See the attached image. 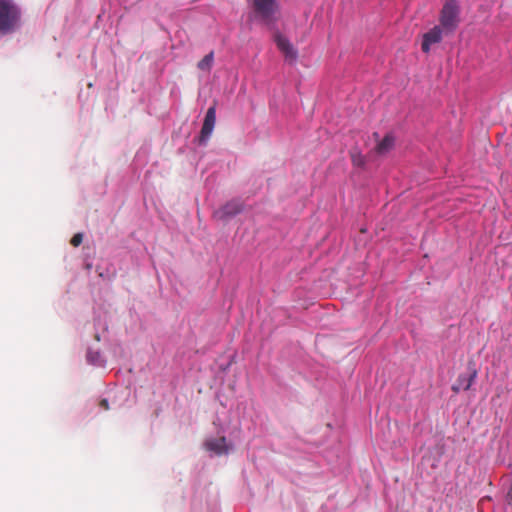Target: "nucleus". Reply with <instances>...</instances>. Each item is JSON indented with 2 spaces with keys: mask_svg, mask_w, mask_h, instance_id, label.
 Returning <instances> with one entry per match:
<instances>
[{
  "mask_svg": "<svg viewBox=\"0 0 512 512\" xmlns=\"http://www.w3.org/2000/svg\"><path fill=\"white\" fill-rule=\"evenodd\" d=\"M459 5L457 0H446L440 12V27L445 33H453L459 24Z\"/></svg>",
  "mask_w": 512,
  "mask_h": 512,
  "instance_id": "1",
  "label": "nucleus"
},
{
  "mask_svg": "<svg viewBox=\"0 0 512 512\" xmlns=\"http://www.w3.org/2000/svg\"><path fill=\"white\" fill-rule=\"evenodd\" d=\"M20 19L18 7L10 0H0V32L6 34L11 32Z\"/></svg>",
  "mask_w": 512,
  "mask_h": 512,
  "instance_id": "2",
  "label": "nucleus"
},
{
  "mask_svg": "<svg viewBox=\"0 0 512 512\" xmlns=\"http://www.w3.org/2000/svg\"><path fill=\"white\" fill-rule=\"evenodd\" d=\"M253 10L257 18L265 24H272L276 20L278 4L276 0H252Z\"/></svg>",
  "mask_w": 512,
  "mask_h": 512,
  "instance_id": "3",
  "label": "nucleus"
},
{
  "mask_svg": "<svg viewBox=\"0 0 512 512\" xmlns=\"http://www.w3.org/2000/svg\"><path fill=\"white\" fill-rule=\"evenodd\" d=\"M467 369V373L460 374L455 383L452 384V392L467 391L472 387L478 373L473 362L468 363Z\"/></svg>",
  "mask_w": 512,
  "mask_h": 512,
  "instance_id": "4",
  "label": "nucleus"
},
{
  "mask_svg": "<svg viewBox=\"0 0 512 512\" xmlns=\"http://www.w3.org/2000/svg\"><path fill=\"white\" fill-rule=\"evenodd\" d=\"M243 210V204L238 200H232L215 210L213 217L218 221H227Z\"/></svg>",
  "mask_w": 512,
  "mask_h": 512,
  "instance_id": "5",
  "label": "nucleus"
},
{
  "mask_svg": "<svg viewBox=\"0 0 512 512\" xmlns=\"http://www.w3.org/2000/svg\"><path fill=\"white\" fill-rule=\"evenodd\" d=\"M216 122V105L208 108L200 131V142L205 143L211 136Z\"/></svg>",
  "mask_w": 512,
  "mask_h": 512,
  "instance_id": "6",
  "label": "nucleus"
},
{
  "mask_svg": "<svg viewBox=\"0 0 512 512\" xmlns=\"http://www.w3.org/2000/svg\"><path fill=\"white\" fill-rule=\"evenodd\" d=\"M444 30L440 26H435L423 35L421 44L422 51L428 53L433 44L439 43L442 40Z\"/></svg>",
  "mask_w": 512,
  "mask_h": 512,
  "instance_id": "7",
  "label": "nucleus"
},
{
  "mask_svg": "<svg viewBox=\"0 0 512 512\" xmlns=\"http://www.w3.org/2000/svg\"><path fill=\"white\" fill-rule=\"evenodd\" d=\"M274 40L276 42L278 49L284 54L287 60H296L297 51L285 36H283L280 33H277L275 34Z\"/></svg>",
  "mask_w": 512,
  "mask_h": 512,
  "instance_id": "8",
  "label": "nucleus"
},
{
  "mask_svg": "<svg viewBox=\"0 0 512 512\" xmlns=\"http://www.w3.org/2000/svg\"><path fill=\"white\" fill-rule=\"evenodd\" d=\"M274 40L276 42L278 49L284 54L287 60H296L297 51L285 36H283L280 33H277L275 34Z\"/></svg>",
  "mask_w": 512,
  "mask_h": 512,
  "instance_id": "9",
  "label": "nucleus"
},
{
  "mask_svg": "<svg viewBox=\"0 0 512 512\" xmlns=\"http://www.w3.org/2000/svg\"><path fill=\"white\" fill-rule=\"evenodd\" d=\"M205 447L208 451H212L216 455L227 454L230 450V446L227 444L225 437L210 439L205 442Z\"/></svg>",
  "mask_w": 512,
  "mask_h": 512,
  "instance_id": "10",
  "label": "nucleus"
},
{
  "mask_svg": "<svg viewBox=\"0 0 512 512\" xmlns=\"http://www.w3.org/2000/svg\"><path fill=\"white\" fill-rule=\"evenodd\" d=\"M394 146V137L391 134H387L382 141L376 146V151L379 154H385L389 152Z\"/></svg>",
  "mask_w": 512,
  "mask_h": 512,
  "instance_id": "11",
  "label": "nucleus"
},
{
  "mask_svg": "<svg viewBox=\"0 0 512 512\" xmlns=\"http://www.w3.org/2000/svg\"><path fill=\"white\" fill-rule=\"evenodd\" d=\"M214 55L210 52L204 58L198 62V68L203 71H210L213 63Z\"/></svg>",
  "mask_w": 512,
  "mask_h": 512,
  "instance_id": "12",
  "label": "nucleus"
},
{
  "mask_svg": "<svg viewBox=\"0 0 512 512\" xmlns=\"http://www.w3.org/2000/svg\"><path fill=\"white\" fill-rule=\"evenodd\" d=\"M352 162L355 166L364 165V158L360 153H352Z\"/></svg>",
  "mask_w": 512,
  "mask_h": 512,
  "instance_id": "13",
  "label": "nucleus"
},
{
  "mask_svg": "<svg viewBox=\"0 0 512 512\" xmlns=\"http://www.w3.org/2000/svg\"><path fill=\"white\" fill-rule=\"evenodd\" d=\"M82 241H83V234L82 233H76L72 237L70 243H71L72 246L78 247L82 243Z\"/></svg>",
  "mask_w": 512,
  "mask_h": 512,
  "instance_id": "14",
  "label": "nucleus"
},
{
  "mask_svg": "<svg viewBox=\"0 0 512 512\" xmlns=\"http://www.w3.org/2000/svg\"><path fill=\"white\" fill-rule=\"evenodd\" d=\"M100 407H101L102 409H105V410L109 409V404H108L107 399H102V400H101V402H100Z\"/></svg>",
  "mask_w": 512,
  "mask_h": 512,
  "instance_id": "15",
  "label": "nucleus"
},
{
  "mask_svg": "<svg viewBox=\"0 0 512 512\" xmlns=\"http://www.w3.org/2000/svg\"><path fill=\"white\" fill-rule=\"evenodd\" d=\"M508 499H509V502L512 503V483H511V486L508 491Z\"/></svg>",
  "mask_w": 512,
  "mask_h": 512,
  "instance_id": "16",
  "label": "nucleus"
}]
</instances>
